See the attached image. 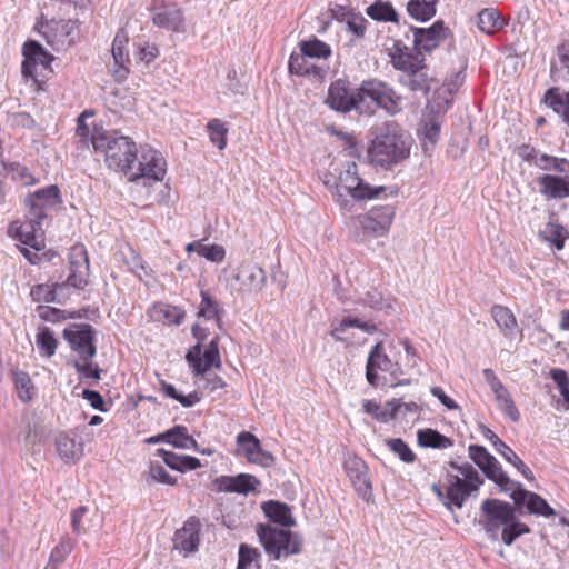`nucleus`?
I'll use <instances>...</instances> for the list:
<instances>
[{"instance_id":"obj_1","label":"nucleus","mask_w":569,"mask_h":569,"mask_svg":"<svg viewBox=\"0 0 569 569\" xmlns=\"http://www.w3.org/2000/svg\"><path fill=\"white\" fill-rule=\"evenodd\" d=\"M91 144L96 152L104 156L108 168L128 174L130 181L159 182L166 176V160L161 152L147 146L141 148L138 157L136 142L118 131H96Z\"/></svg>"},{"instance_id":"obj_17","label":"nucleus","mask_w":569,"mask_h":569,"mask_svg":"<svg viewBox=\"0 0 569 569\" xmlns=\"http://www.w3.org/2000/svg\"><path fill=\"white\" fill-rule=\"evenodd\" d=\"M395 375L399 371V366L393 362L385 352L382 342L376 343L368 356L366 365V378L371 386L378 385V371Z\"/></svg>"},{"instance_id":"obj_3","label":"nucleus","mask_w":569,"mask_h":569,"mask_svg":"<svg viewBox=\"0 0 569 569\" xmlns=\"http://www.w3.org/2000/svg\"><path fill=\"white\" fill-rule=\"evenodd\" d=\"M329 187L332 198L340 209L345 212H351L356 201L379 198L386 192L385 187H371L359 176L356 162H347L345 169L340 171L339 177Z\"/></svg>"},{"instance_id":"obj_8","label":"nucleus","mask_w":569,"mask_h":569,"mask_svg":"<svg viewBox=\"0 0 569 569\" xmlns=\"http://www.w3.org/2000/svg\"><path fill=\"white\" fill-rule=\"evenodd\" d=\"M482 519L480 523L483 526L487 535L497 540L500 527L509 523L516 517L512 505L498 499H486L481 503Z\"/></svg>"},{"instance_id":"obj_31","label":"nucleus","mask_w":569,"mask_h":569,"mask_svg":"<svg viewBox=\"0 0 569 569\" xmlns=\"http://www.w3.org/2000/svg\"><path fill=\"white\" fill-rule=\"evenodd\" d=\"M157 456L161 457L170 469L179 472H187L201 467L200 460L196 457L177 455L162 448L157 450Z\"/></svg>"},{"instance_id":"obj_34","label":"nucleus","mask_w":569,"mask_h":569,"mask_svg":"<svg viewBox=\"0 0 569 569\" xmlns=\"http://www.w3.org/2000/svg\"><path fill=\"white\" fill-rule=\"evenodd\" d=\"M56 447L60 458L66 461H77L83 452L82 445L67 433H60L57 437Z\"/></svg>"},{"instance_id":"obj_43","label":"nucleus","mask_w":569,"mask_h":569,"mask_svg":"<svg viewBox=\"0 0 569 569\" xmlns=\"http://www.w3.org/2000/svg\"><path fill=\"white\" fill-rule=\"evenodd\" d=\"M300 51L309 58L327 59L331 56V48L326 42L313 37L299 43Z\"/></svg>"},{"instance_id":"obj_47","label":"nucleus","mask_w":569,"mask_h":569,"mask_svg":"<svg viewBox=\"0 0 569 569\" xmlns=\"http://www.w3.org/2000/svg\"><path fill=\"white\" fill-rule=\"evenodd\" d=\"M238 453L251 459L253 453L260 450V440L249 431H242L237 436Z\"/></svg>"},{"instance_id":"obj_63","label":"nucleus","mask_w":569,"mask_h":569,"mask_svg":"<svg viewBox=\"0 0 569 569\" xmlns=\"http://www.w3.org/2000/svg\"><path fill=\"white\" fill-rule=\"evenodd\" d=\"M422 133L430 143L435 144L440 136V123L435 118L425 120L422 124Z\"/></svg>"},{"instance_id":"obj_2","label":"nucleus","mask_w":569,"mask_h":569,"mask_svg":"<svg viewBox=\"0 0 569 569\" xmlns=\"http://www.w3.org/2000/svg\"><path fill=\"white\" fill-rule=\"evenodd\" d=\"M410 148L409 136L397 122L388 121L378 128L368 148V158L373 166L391 169L410 156Z\"/></svg>"},{"instance_id":"obj_59","label":"nucleus","mask_w":569,"mask_h":569,"mask_svg":"<svg viewBox=\"0 0 569 569\" xmlns=\"http://www.w3.org/2000/svg\"><path fill=\"white\" fill-rule=\"evenodd\" d=\"M199 256L211 262H221L226 257V250L220 244H206L202 242Z\"/></svg>"},{"instance_id":"obj_53","label":"nucleus","mask_w":569,"mask_h":569,"mask_svg":"<svg viewBox=\"0 0 569 569\" xmlns=\"http://www.w3.org/2000/svg\"><path fill=\"white\" fill-rule=\"evenodd\" d=\"M498 453L501 455L506 461L511 463L527 480H535L533 472L508 445H505Z\"/></svg>"},{"instance_id":"obj_54","label":"nucleus","mask_w":569,"mask_h":569,"mask_svg":"<svg viewBox=\"0 0 569 569\" xmlns=\"http://www.w3.org/2000/svg\"><path fill=\"white\" fill-rule=\"evenodd\" d=\"M63 284L56 283L50 286L47 283L37 284L31 288L30 296L36 302H54L57 289H61Z\"/></svg>"},{"instance_id":"obj_44","label":"nucleus","mask_w":569,"mask_h":569,"mask_svg":"<svg viewBox=\"0 0 569 569\" xmlns=\"http://www.w3.org/2000/svg\"><path fill=\"white\" fill-rule=\"evenodd\" d=\"M36 343L40 355L46 358H51L58 347V340L54 338L53 332L47 327L39 329L36 335Z\"/></svg>"},{"instance_id":"obj_30","label":"nucleus","mask_w":569,"mask_h":569,"mask_svg":"<svg viewBox=\"0 0 569 569\" xmlns=\"http://www.w3.org/2000/svg\"><path fill=\"white\" fill-rule=\"evenodd\" d=\"M150 317L154 321L163 322L164 325L179 326L186 317V312L178 306H171L164 302H157L149 311Z\"/></svg>"},{"instance_id":"obj_22","label":"nucleus","mask_w":569,"mask_h":569,"mask_svg":"<svg viewBox=\"0 0 569 569\" xmlns=\"http://www.w3.org/2000/svg\"><path fill=\"white\" fill-rule=\"evenodd\" d=\"M74 28L76 22L72 20H50L40 24L39 32L49 46L59 50L60 47L64 46Z\"/></svg>"},{"instance_id":"obj_38","label":"nucleus","mask_w":569,"mask_h":569,"mask_svg":"<svg viewBox=\"0 0 569 569\" xmlns=\"http://www.w3.org/2000/svg\"><path fill=\"white\" fill-rule=\"evenodd\" d=\"M168 443L179 449H193L199 451V446L192 436L188 433L186 426L177 425L167 430Z\"/></svg>"},{"instance_id":"obj_15","label":"nucleus","mask_w":569,"mask_h":569,"mask_svg":"<svg viewBox=\"0 0 569 569\" xmlns=\"http://www.w3.org/2000/svg\"><path fill=\"white\" fill-rule=\"evenodd\" d=\"M186 360L192 367L196 376L204 375L212 367L221 366L220 353L218 348V337L213 338L201 357V345L197 343L186 355Z\"/></svg>"},{"instance_id":"obj_10","label":"nucleus","mask_w":569,"mask_h":569,"mask_svg":"<svg viewBox=\"0 0 569 569\" xmlns=\"http://www.w3.org/2000/svg\"><path fill=\"white\" fill-rule=\"evenodd\" d=\"M469 458L481 469L486 477L493 481L502 491H509L516 486L502 470L499 461L489 451L479 445H470Z\"/></svg>"},{"instance_id":"obj_5","label":"nucleus","mask_w":569,"mask_h":569,"mask_svg":"<svg viewBox=\"0 0 569 569\" xmlns=\"http://www.w3.org/2000/svg\"><path fill=\"white\" fill-rule=\"evenodd\" d=\"M257 535L266 552L274 560L301 552L302 539L296 532L273 528L269 525H259Z\"/></svg>"},{"instance_id":"obj_36","label":"nucleus","mask_w":569,"mask_h":569,"mask_svg":"<svg viewBox=\"0 0 569 569\" xmlns=\"http://www.w3.org/2000/svg\"><path fill=\"white\" fill-rule=\"evenodd\" d=\"M491 316L505 337H512L517 328V319L512 311L503 306L495 305Z\"/></svg>"},{"instance_id":"obj_42","label":"nucleus","mask_w":569,"mask_h":569,"mask_svg":"<svg viewBox=\"0 0 569 569\" xmlns=\"http://www.w3.org/2000/svg\"><path fill=\"white\" fill-rule=\"evenodd\" d=\"M358 302L378 311L390 312L393 310L392 300L383 297V295L375 288L365 292L359 298Z\"/></svg>"},{"instance_id":"obj_55","label":"nucleus","mask_w":569,"mask_h":569,"mask_svg":"<svg viewBox=\"0 0 569 569\" xmlns=\"http://www.w3.org/2000/svg\"><path fill=\"white\" fill-rule=\"evenodd\" d=\"M74 541L69 536H63L59 543L52 549L49 561L58 567L64 562L67 556L73 550Z\"/></svg>"},{"instance_id":"obj_12","label":"nucleus","mask_w":569,"mask_h":569,"mask_svg":"<svg viewBox=\"0 0 569 569\" xmlns=\"http://www.w3.org/2000/svg\"><path fill=\"white\" fill-rule=\"evenodd\" d=\"M40 213H27L24 222L13 221L8 227V234L30 247L36 251H41L44 248V238L42 230L43 219L39 218Z\"/></svg>"},{"instance_id":"obj_29","label":"nucleus","mask_w":569,"mask_h":569,"mask_svg":"<svg viewBox=\"0 0 569 569\" xmlns=\"http://www.w3.org/2000/svg\"><path fill=\"white\" fill-rule=\"evenodd\" d=\"M543 102L569 127V91L558 87L549 88L543 96Z\"/></svg>"},{"instance_id":"obj_33","label":"nucleus","mask_w":569,"mask_h":569,"mask_svg":"<svg viewBox=\"0 0 569 569\" xmlns=\"http://www.w3.org/2000/svg\"><path fill=\"white\" fill-rule=\"evenodd\" d=\"M201 302L199 306L198 316L207 320L214 319L217 325L220 327L222 315L224 313L223 308L220 306L218 300L207 290L200 292Z\"/></svg>"},{"instance_id":"obj_4","label":"nucleus","mask_w":569,"mask_h":569,"mask_svg":"<svg viewBox=\"0 0 569 569\" xmlns=\"http://www.w3.org/2000/svg\"><path fill=\"white\" fill-rule=\"evenodd\" d=\"M396 209L391 204L371 208L365 214L350 217L347 227L350 234L359 242L386 234L393 221Z\"/></svg>"},{"instance_id":"obj_49","label":"nucleus","mask_w":569,"mask_h":569,"mask_svg":"<svg viewBox=\"0 0 569 569\" xmlns=\"http://www.w3.org/2000/svg\"><path fill=\"white\" fill-rule=\"evenodd\" d=\"M207 131L212 144L219 150H223L227 146L228 128L220 119H211L207 124Z\"/></svg>"},{"instance_id":"obj_40","label":"nucleus","mask_w":569,"mask_h":569,"mask_svg":"<svg viewBox=\"0 0 569 569\" xmlns=\"http://www.w3.org/2000/svg\"><path fill=\"white\" fill-rule=\"evenodd\" d=\"M366 13L376 21L398 22V13L389 1H375L366 9Z\"/></svg>"},{"instance_id":"obj_26","label":"nucleus","mask_w":569,"mask_h":569,"mask_svg":"<svg viewBox=\"0 0 569 569\" xmlns=\"http://www.w3.org/2000/svg\"><path fill=\"white\" fill-rule=\"evenodd\" d=\"M129 38L123 30L117 32L112 41V57L114 62L113 76L118 81H122L129 73L128 63L130 62L127 46Z\"/></svg>"},{"instance_id":"obj_18","label":"nucleus","mask_w":569,"mask_h":569,"mask_svg":"<svg viewBox=\"0 0 569 569\" xmlns=\"http://www.w3.org/2000/svg\"><path fill=\"white\" fill-rule=\"evenodd\" d=\"M511 499L517 506H526L528 512L546 518L553 517L556 511L549 506L546 499L538 493L521 488L519 482L511 489Z\"/></svg>"},{"instance_id":"obj_52","label":"nucleus","mask_w":569,"mask_h":569,"mask_svg":"<svg viewBox=\"0 0 569 569\" xmlns=\"http://www.w3.org/2000/svg\"><path fill=\"white\" fill-rule=\"evenodd\" d=\"M529 531V527L526 523H522L516 516L512 521L503 526L501 540L505 545L510 546L518 537L523 533H528Z\"/></svg>"},{"instance_id":"obj_7","label":"nucleus","mask_w":569,"mask_h":569,"mask_svg":"<svg viewBox=\"0 0 569 569\" xmlns=\"http://www.w3.org/2000/svg\"><path fill=\"white\" fill-rule=\"evenodd\" d=\"M360 96L363 101L365 98H369L377 107L391 116L402 111V97L381 80L369 79L362 81L360 84Z\"/></svg>"},{"instance_id":"obj_39","label":"nucleus","mask_w":569,"mask_h":569,"mask_svg":"<svg viewBox=\"0 0 569 569\" xmlns=\"http://www.w3.org/2000/svg\"><path fill=\"white\" fill-rule=\"evenodd\" d=\"M418 445L425 448L446 449L452 446V440L433 429L419 430Z\"/></svg>"},{"instance_id":"obj_64","label":"nucleus","mask_w":569,"mask_h":569,"mask_svg":"<svg viewBox=\"0 0 569 569\" xmlns=\"http://www.w3.org/2000/svg\"><path fill=\"white\" fill-rule=\"evenodd\" d=\"M88 513V508L81 506L71 512V527L74 533L86 532L88 528L82 523L83 517Z\"/></svg>"},{"instance_id":"obj_11","label":"nucleus","mask_w":569,"mask_h":569,"mask_svg":"<svg viewBox=\"0 0 569 569\" xmlns=\"http://www.w3.org/2000/svg\"><path fill=\"white\" fill-rule=\"evenodd\" d=\"M555 171L565 174L545 173L538 177L539 192L546 199H565L569 197V160L556 157Z\"/></svg>"},{"instance_id":"obj_61","label":"nucleus","mask_w":569,"mask_h":569,"mask_svg":"<svg viewBox=\"0 0 569 569\" xmlns=\"http://www.w3.org/2000/svg\"><path fill=\"white\" fill-rule=\"evenodd\" d=\"M148 476L152 481L169 486L176 483V479L159 462H150Z\"/></svg>"},{"instance_id":"obj_14","label":"nucleus","mask_w":569,"mask_h":569,"mask_svg":"<svg viewBox=\"0 0 569 569\" xmlns=\"http://www.w3.org/2000/svg\"><path fill=\"white\" fill-rule=\"evenodd\" d=\"M63 337L71 349L79 355L80 360H90L96 356L94 331L90 325L83 323L72 329H64Z\"/></svg>"},{"instance_id":"obj_9","label":"nucleus","mask_w":569,"mask_h":569,"mask_svg":"<svg viewBox=\"0 0 569 569\" xmlns=\"http://www.w3.org/2000/svg\"><path fill=\"white\" fill-rule=\"evenodd\" d=\"M22 54L24 57L21 66L23 77L39 82L40 78H46L47 73L51 72L53 57L39 42L27 41L23 44Z\"/></svg>"},{"instance_id":"obj_6","label":"nucleus","mask_w":569,"mask_h":569,"mask_svg":"<svg viewBox=\"0 0 569 569\" xmlns=\"http://www.w3.org/2000/svg\"><path fill=\"white\" fill-rule=\"evenodd\" d=\"M449 466L457 470L459 475H447L448 481V497L453 502L455 507L462 508L466 499L475 491H478L483 483L479 472L468 462L458 465L456 461H450Z\"/></svg>"},{"instance_id":"obj_24","label":"nucleus","mask_w":569,"mask_h":569,"mask_svg":"<svg viewBox=\"0 0 569 569\" xmlns=\"http://www.w3.org/2000/svg\"><path fill=\"white\" fill-rule=\"evenodd\" d=\"M61 201L59 188L54 184L37 190L26 199L30 213H40L39 218L44 219L47 211Z\"/></svg>"},{"instance_id":"obj_28","label":"nucleus","mask_w":569,"mask_h":569,"mask_svg":"<svg viewBox=\"0 0 569 569\" xmlns=\"http://www.w3.org/2000/svg\"><path fill=\"white\" fill-rule=\"evenodd\" d=\"M244 290L260 291L267 280L264 269L254 263L244 264L236 276Z\"/></svg>"},{"instance_id":"obj_32","label":"nucleus","mask_w":569,"mask_h":569,"mask_svg":"<svg viewBox=\"0 0 569 569\" xmlns=\"http://www.w3.org/2000/svg\"><path fill=\"white\" fill-rule=\"evenodd\" d=\"M289 72L297 76H313L322 78L325 69L309 61V57L305 53H292L288 62Z\"/></svg>"},{"instance_id":"obj_21","label":"nucleus","mask_w":569,"mask_h":569,"mask_svg":"<svg viewBox=\"0 0 569 569\" xmlns=\"http://www.w3.org/2000/svg\"><path fill=\"white\" fill-rule=\"evenodd\" d=\"M343 468L356 491L367 498L371 493V483L366 462L361 458L350 455L345 459Z\"/></svg>"},{"instance_id":"obj_46","label":"nucleus","mask_w":569,"mask_h":569,"mask_svg":"<svg viewBox=\"0 0 569 569\" xmlns=\"http://www.w3.org/2000/svg\"><path fill=\"white\" fill-rule=\"evenodd\" d=\"M478 28L488 34L502 28L499 12L492 8L482 9L478 13Z\"/></svg>"},{"instance_id":"obj_27","label":"nucleus","mask_w":569,"mask_h":569,"mask_svg":"<svg viewBox=\"0 0 569 569\" xmlns=\"http://www.w3.org/2000/svg\"><path fill=\"white\" fill-rule=\"evenodd\" d=\"M153 23L173 32H184V17L183 12L176 4H169L161 8L152 16Z\"/></svg>"},{"instance_id":"obj_58","label":"nucleus","mask_w":569,"mask_h":569,"mask_svg":"<svg viewBox=\"0 0 569 569\" xmlns=\"http://www.w3.org/2000/svg\"><path fill=\"white\" fill-rule=\"evenodd\" d=\"M259 558L260 552L257 548H252L246 543H241L239 547V559L237 569H247L253 562H257Z\"/></svg>"},{"instance_id":"obj_23","label":"nucleus","mask_w":569,"mask_h":569,"mask_svg":"<svg viewBox=\"0 0 569 569\" xmlns=\"http://www.w3.org/2000/svg\"><path fill=\"white\" fill-rule=\"evenodd\" d=\"M201 521L197 517L186 520L182 528L174 533V548L187 553L198 550L200 545Z\"/></svg>"},{"instance_id":"obj_37","label":"nucleus","mask_w":569,"mask_h":569,"mask_svg":"<svg viewBox=\"0 0 569 569\" xmlns=\"http://www.w3.org/2000/svg\"><path fill=\"white\" fill-rule=\"evenodd\" d=\"M438 1L439 0H409L407 3V12L411 18L418 21H427L435 17Z\"/></svg>"},{"instance_id":"obj_20","label":"nucleus","mask_w":569,"mask_h":569,"mask_svg":"<svg viewBox=\"0 0 569 569\" xmlns=\"http://www.w3.org/2000/svg\"><path fill=\"white\" fill-rule=\"evenodd\" d=\"M443 21L438 20L429 28H412L413 46L418 51H431L437 48L448 34Z\"/></svg>"},{"instance_id":"obj_41","label":"nucleus","mask_w":569,"mask_h":569,"mask_svg":"<svg viewBox=\"0 0 569 569\" xmlns=\"http://www.w3.org/2000/svg\"><path fill=\"white\" fill-rule=\"evenodd\" d=\"M539 236L542 240L553 244L557 250H561L565 247V242L569 237L565 227L553 221L548 222L540 230Z\"/></svg>"},{"instance_id":"obj_57","label":"nucleus","mask_w":569,"mask_h":569,"mask_svg":"<svg viewBox=\"0 0 569 569\" xmlns=\"http://www.w3.org/2000/svg\"><path fill=\"white\" fill-rule=\"evenodd\" d=\"M482 376L486 380V382L490 386L492 392L495 393L496 400L500 401L503 398L509 397V392L503 386V383L499 380V378L496 376L495 371L490 368L482 370Z\"/></svg>"},{"instance_id":"obj_56","label":"nucleus","mask_w":569,"mask_h":569,"mask_svg":"<svg viewBox=\"0 0 569 569\" xmlns=\"http://www.w3.org/2000/svg\"><path fill=\"white\" fill-rule=\"evenodd\" d=\"M550 377L558 386L559 392L563 398V406L566 409L569 408V376L567 371L560 368L552 369Z\"/></svg>"},{"instance_id":"obj_62","label":"nucleus","mask_w":569,"mask_h":569,"mask_svg":"<svg viewBox=\"0 0 569 569\" xmlns=\"http://www.w3.org/2000/svg\"><path fill=\"white\" fill-rule=\"evenodd\" d=\"M398 412H401V399H392L387 401L385 407H381L377 416V420L381 422H389L396 418Z\"/></svg>"},{"instance_id":"obj_60","label":"nucleus","mask_w":569,"mask_h":569,"mask_svg":"<svg viewBox=\"0 0 569 569\" xmlns=\"http://www.w3.org/2000/svg\"><path fill=\"white\" fill-rule=\"evenodd\" d=\"M73 367L77 370V372H79L87 379H100L101 369L97 363H93L90 360H76L73 362Z\"/></svg>"},{"instance_id":"obj_19","label":"nucleus","mask_w":569,"mask_h":569,"mask_svg":"<svg viewBox=\"0 0 569 569\" xmlns=\"http://www.w3.org/2000/svg\"><path fill=\"white\" fill-rule=\"evenodd\" d=\"M391 61L393 67L402 71L403 74L425 68L422 52L407 47L401 41L395 42Z\"/></svg>"},{"instance_id":"obj_35","label":"nucleus","mask_w":569,"mask_h":569,"mask_svg":"<svg viewBox=\"0 0 569 569\" xmlns=\"http://www.w3.org/2000/svg\"><path fill=\"white\" fill-rule=\"evenodd\" d=\"M263 511L270 521L290 527L295 523L290 508L282 502L270 500L263 503Z\"/></svg>"},{"instance_id":"obj_48","label":"nucleus","mask_w":569,"mask_h":569,"mask_svg":"<svg viewBox=\"0 0 569 569\" xmlns=\"http://www.w3.org/2000/svg\"><path fill=\"white\" fill-rule=\"evenodd\" d=\"M94 116V111L92 110H84L82 113H80L77 118V129H76V136L79 139V142L83 147H88L89 143H91V137L97 132H104L103 130H100L94 127L93 131L90 130L89 126L87 124L86 120L90 117Z\"/></svg>"},{"instance_id":"obj_45","label":"nucleus","mask_w":569,"mask_h":569,"mask_svg":"<svg viewBox=\"0 0 569 569\" xmlns=\"http://www.w3.org/2000/svg\"><path fill=\"white\" fill-rule=\"evenodd\" d=\"M422 70L423 69H418L417 71L403 74L400 78L401 83L410 88L412 91H422L428 93L431 88L430 79Z\"/></svg>"},{"instance_id":"obj_16","label":"nucleus","mask_w":569,"mask_h":569,"mask_svg":"<svg viewBox=\"0 0 569 569\" xmlns=\"http://www.w3.org/2000/svg\"><path fill=\"white\" fill-rule=\"evenodd\" d=\"M89 259L83 246H74L69 253V276L67 284L82 289L88 284Z\"/></svg>"},{"instance_id":"obj_25","label":"nucleus","mask_w":569,"mask_h":569,"mask_svg":"<svg viewBox=\"0 0 569 569\" xmlns=\"http://www.w3.org/2000/svg\"><path fill=\"white\" fill-rule=\"evenodd\" d=\"M213 485L219 492L248 495L256 490L260 481L252 475L239 473L237 476H220L216 478Z\"/></svg>"},{"instance_id":"obj_51","label":"nucleus","mask_w":569,"mask_h":569,"mask_svg":"<svg viewBox=\"0 0 569 569\" xmlns=\"http://www.w3.org/2000/svg\"><path fill=\"white\" fill-rule=\"evenodd\" d=\"M385 445L393 452L398 458L406 462L412 463L416 460V455L410 447L400 438H387Z\"/></svg>"},{"instance_id":"obj_50","label":"nucleus","mask_w":569,"mask_h":569,"mask_svg":"<svg viewBox=\"0 0 569 569\" xmlns=\"http://www.w3.org/2000/svg\"><path fill=\"white\" fill-rule=\"evenodd\" d=\"M161 390L166 397L177 400L184 408L193 407L200 401V397L197 391L184 396L178 392L173 385L164 381L161 382Z\"/></svg>"},{"instance_id":"obj_13","label":"nucleus","mask_w":569,"mask_h":569,"mask_svg":"<svg viewBox=\"0 0 569 569\" xmlns=\"http://www.w3.org/2000/svg\"><path fill=\"white\" fill-rule=\"evenodd\" d=\"M326 102L331 109L343 113L356 110L363 114L369 111V106L361 99L360 88L356 92H350L341 80L330 84Z\"/></svg>"}]
</instances>
